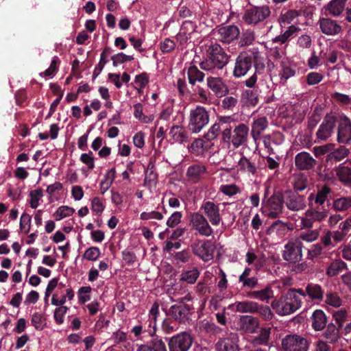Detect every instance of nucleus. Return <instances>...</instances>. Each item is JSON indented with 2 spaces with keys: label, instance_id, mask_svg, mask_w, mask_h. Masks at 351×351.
I'll return each instance as SVG.
<instances>
[{
  "label": "nucleus",
  "instance_id": "6e6552de",
  "mask_svg": "<svg viewBox=\"0 0 351 351\" xmlns=\"http://www.w3.org/2000/svg\"><path fill=\"white\" fill-rule=\"evenodd\" d=\"M282 256L285 261L292 263L302 260V243L300 239H291L285 245Z\"/></svg>",
  "mask_w": 351,
  "mask_h": 351
},
{
  "label": "nucleus",
  "instance_id": "423d86ee",
  "mask_svg": "<svg viewBox=\"0 0 351 351\" xmlns=\"http://www.w3.org/2000/svg\"><path fill=\"white\" fill-rule=\"evenodd\" d=\"M308 346V341L298 335H288L282 340L284 351H307Z\"/></svg>",
  "mask_w": 351,
  "mask_h": 351
},
{
  "label": "nucleus",
  "instance_id": "4be33fe9",
  "mask_svg": "<svg viewBox=\"0 0 351 351\" xmlns=\"http://www.w3.org/2000/svg\"><path fill=\"white\" fill-rule=\"evenodd\" d=\"M206 168L203 165L195 164L188 167L186 176L192 183L198 182L206 174Z\"/></svg>",
  "mask_w": 351,
  "mask_h": 351
},
{
  "label": "nucleus",
  "instance_id": "f257e3e1",
  "mask_svg": "<svg viewBox=\"0 0 351 351\" xmlns=\"http://www.w3.org/2000/svg\"><path fill=\"white\" fill-rule=\"evenodd\" d=\"M202 48L205 51L206 57L205 60L199 64L202 69L204 71L221 69L228 63L229 56L219 44L216 43L206 44Z\"/></svg>",
  "mask_w": 351,
  "mask_h": 351
},
{
  "label": "nucleus",
  "instance_id": "79ce46f5",
  "mask_svg": "<svg viewBox=\"0 0 351 351\" xmlns=\"http://www.w3.org/2000/svg\"><path fill=\"white\" fill-rule=\"evenodd\" d=\"M143 111V105L141 103H137L134 105V116L136 119L144 123H149L152 122L154 117L153 115L145 116Z\"/></svg>",
  "mask_w": 351,
  "mask_h": 351
},
{
  "label": "nucleus",
  "instance_id": "b1692460",
  "mask_svg": "<svg viewBox=\"0 0 351 351\" xmlns=\"http://www.w3.org/2000/svg\"><path fill=\"white\" fill-rule=\"evenodd\" d=\"M60 293H63L60 296L58 293H55L51 298V304L54 306H62L66 300H72L74 297V292L71 289H64L62 286L58 287Z\"/></svg>",
  "mask_w": 351,
  "mask_h": 351
},
{
  "label": "nucleus",
  "instance_id": "a878e982",
  "mask_svg": "<svg viewBox=\"0 0 351 351\" xmlns=\"http://www.w3.org/2000/svg\"><path fill=\"white\" fill-rule=\"evenodd\" d=\"M306 296L313 301L319 302L323 300L324 290L318 284L308 283L306 286Z\"/></svg>",
  "mask_w": 351,
  "mask_h": 351
},
{
  "label": "nucleus",
  "instance_id": "393cba45",
  "mask_svg": "<svg viewBox=\"0 0 351 351\" xmlns=\"http://www.w3.org/2000/svg\"><path fill=\"white\" fill-rule=\"evenodd\" d=\"M295 163L300 169H309L314 166L315 160L308 153L302 152L295 156Z\"/></svg>",
  "mask_w": 351,
  "mask_h": 351
},
{
  "label": "nucleus",
  "instance_id": "a19ab883",
  "mask_svg": "<svg viewBox=\"0 0 351 351\" xmlns=\"http://www.w3.org/2000/svg\"><path fill=\"white\" fill-rule=\"evenodd\" d=\"M199 276V270L193 267L184 270L180 275V280L189 284H194Z\"/></svg>",
  "mask_w": 351,
  "mask_h": 351
},
{
  "label": "nucleus",
  "instance_id": "69168bd1",
  "mask_svg": "<svg viewBox=\"0 0 351 351\" xmlns=\"http://www.w3.org/2000/svg\"><path fill=\"white\" fill-rule=\"evenodd\" d=\"M270 331V328H262L258 336L255 339L256 343L258 344H266L269 339Z\"/></svg>",
  "mask_w": 351,
  "mask_h": 351
},
{
  "label": "nucleus",
  "instance_id": "1a4fd4ad",
  "mask_svg": "<svg viewBox=\"0 0 351 351\" xmlns=\"http://www.w3.org/2000/svg\"><path fill=\"white\" fill-rule=\"evenodd\" d=\"M190 226L202 236L210 237L213 232V230L207 219L203 215L198 213L191 215Z\"/></svg>",
  "mask_w": 351,
  "mask_h": 351
},
{
  "label": "nucleus",
  "instance_id": "8fccbe9b",
  "mask_svg": "<svg viewBox=\"0 0 351 351\" xmlns=\"http://www.w3.org/2000/svg\"><path fill=\"white\" fill-rule=\"evenodd\" d=\"M169 134L173 139L177 142H182L186 138L184 129L179 125L173 126L170 130Z\"/></svg>",
  "mask_w": 351,
  "mask_h": 351
},
{
  "label": "nucleus",
  "instance_id": "c85d7f7f",
  "mask_svg": "<svg viewBox=\"0 0 351 351\" xmlns=\"http://www.w3.org/2000/svg\"><path fill=\"white\" fill-rule=\"evenodd\" d=\"M240 326L245 332H254L258 327V320L250 315H243L240 317Z\"/></svg>",
  "mask_w": 351,
  "mask_h": 351
},
{
  "label": "nucleus",
  "instance_id": "412c9836",
  "mask_svg": "<svg viewBox=\"0 0 351 351\" xmlns=\"http://www.w3.org/2000/svg\"><path fill=\"white\" fill-rule=\"evenodd\" d=\"M296 73L294 64L289 60H283L280 63V69L278 72L280 84L285 85L287 80L295 76Z\"/></svg>",
  "mask_w": 351,
  "mask_h": 351
},
{
  "label": "nucleus",
  "instance_id": "864d4df0",
  "mask_svg": "<svg viewBox=\"0 0 351 351\" xmlns=\"http://www.w3.org/2000/svg\"><path fill=\"white\" fill-rule=\"evenodd\" d=\"M220 192L228 196H233L241 192L240 188L234 184H222L219 188Z\"/></svg>",
  "mask_w": 351,
  "mask_h": 351
},
{
  "label": "nucleus",
  "instance_id": "39448f33",
  "mask_svg": "<svg viewBox=\"0 0 351 351\" xmlns=\"http://www.w3.org/2000/svg\"><path fill=\"white\" fill-rule=\"evenodd\" d=\"M271 14L270 9L267 5L254 6L247 9L243 16V21L248 25H256L263 21Z\"/></svg>",
  "mask_w": 351,
  "mask_h": 351
},
{
  "label": "nucleus",
  "instance_id": "bb28decb",
  "mask_svg": "<svg viewBox=\"0 0 351 351\" xmlns=\"http://www.w3.org/2000/svg\"><path fill=\"white\" fill-rule=\"evenodd\" d=\"M216 348L217 351H240L234 336L220 339Z\"/></svg>",
  "mask_w": 351,
  "mask_h": 351
},
{
  "label": "nucleus",
  "instance_id": "c756f323",
  "mask_svg": "<svg viewBox=\"0 0 351 351\" xmlns=\"http://www.w3.org/2000/svg\"><path fill=\"white\" fill-rule=\"evenodd\" d=\"M287 207L291 210H300L306 206L304 198L298 195H291L286 199Z\"/></svg>",
  "mask_w": 351,
  "mask_h": 351
},
{
  "label": "nucleus",
  "instance_id": "cd10ccee",
  "mask_svg": "<svg viewBox=\"0 0 351 351\" xmlns=\"http://www.w3.org/2000/svg\"><path fill=\"white\" fill-rule=\"evenodd\" d=\"M346 1L347 0H332L324 8L330 14L337 17L343 12Z\"/></svg>",
  "mask_w": 351,
  "mask_h": 351
},
{
  "label": "nucleus",
  "instance_id": "37998d69",
  "mask_svg": "<svg viewBox=\"0 0 351 351\" xmlns=\"http://www.w3.org/2000/svg\"><path fill=\"white\" fill-rule=\"evenodd\" d=\"M346 267V264L343 261L336 260L329 265L326 273L329 276H335L339 274Z\"/></svg>",
  "mask_w": 351,
  "mask_h": 351
},
{
  "label": "nucleus",
  "instance_id": "4c0bfd02",
  "mask_svg": "<svg viewBox=\"0 0 351 351\" xmlns=\"http://www.w3.org/2000/svg\"><path fill=\"white\" fill-rule=\"evenodd\" d=\"M60 60L58 57L54 56L51 62L50 66L45 71L41 72L40 75L46 80L53 78L58 71Z\"/></svg>",
  "mask_w": 351,
  "mask_h": 351
},
{
  "label": "nucleus",
  "instance_id": "473e14b6",
  "mask_svg": "<svg viewBox=\"0 0 351 351\" xmlns=\"http://www.w3.org/2000/svg\"><path fill=\"white\" fill-rule=\"evenodd\" d=\"M267 127V121L265 117H261L256 119L252 126V135L256 141L260 136L261 133Z\"/></svg>",
  "mask_w": 351,
  "mask_h": 351
},
{
  "label": "nucleus",
  "instance_id": "f3484780",
  "mask_svg": "<svg viewBox=\"0 0 351 351\" xmlns=\"http://www.w3.org/2000/svg\"><path fill=\"white\" fill-rule=\"evenodd\" d=\"M318 23L322 32L326 35L335 36L342 31V27L337 21L330 18H321Z\"/></svg>",
  "mask_w": 351,
  "mask_h": 351
},
{
  "label": "nucleus",
  "instance_id": "0eeeda50",
  "mask_svg": "<svg viewBox=\"0 0 351 351\" xmlns=\"http://www.w3.org/2000/svg\"><path fill=\"white\" fill-rule=\"evenodd\" d=\"M327 215L328 212L324 208H315L311 205L304 215L301 217L302 228H311L315 222L322 221Z\"/></svg>",
  "mask_w": 351,
  "mask_h": 351
},
{
  "label": "nucleus",
  "instance_id": "a211bd4d",
  "mask_svg": "<svg viewBox=\"0 0 351 351\" xmlns=\"http://www.w3.org/2000/svg\"><path fill=\"white\" fill-rule=\"evenodd\" d=\"M239 34V29L235 25L221 27L218 29V39L223 43H230L237 39Z\"/></svg>",
  "mask_w": 351,
  "mask_h": 351
},
{
  "label": "nucleus",
  "instance_id": "20e7f679",
  "mask_svg": "<svg viewBox=\"0 0 351 351\" xmlns=\"http://www.w3.org/2000/svg\"><path fill=\"white\" fill-rule=\"evenodd\" d=\"M208 122L209 114L204 107L197 106L190 111L189 128L192 132H199Z\"/></svg>",
  "mask_w": 351,
  "mask_h": 351
},
{
  "label": "nucleus",
  "instance_id": "680f3d73",
  "mask_svg": "<svg viewBox=\"0 0 351 351\" xmlns=\"http://www.w3.org/2000/svg\"><path fill=\"white\" fill-rule=\"evenodd\" d=\"M163 217V215L156 210H152L151 212H143L140 215V219L143 221H147L149 219L162 220Z\"/></svg>",
  "mask_w": 351,
  "mask_h": 351
},
{
  "label": "nucleus",
  "instance_id": "a18cd8bd",
  "mask_svg": "<svg viewBox=\"0 0 351 351\" xmlns=\"http://www.w3.org/2000/svg\"><path fill=\"white\" fill-rule=\"evenodd\" d=\"M332 317L339 328H341L348 319V311L345 308H340L333 313Z\"/></svg>",
  "mask_w": 351,
  "mask_h": 351
},
{
  "label": "nucleus",
  "instance_id": "aec40b11",
  "mask_svg": "<svg viewBox=\"0 0 351 351\" xmlns=\"http://www.w3.org/2000/svg\"><path fill=\"white\" fill-rule=\"evenodd\" d=\"M206 83L208 87L217 97L224 96L228 92V86L221 77H208L206 79Z\"/></svg>",
  "mask_w": 351,
  "mask_h": 351
},
{
  "label": "nucleus",
  "instance_id": "dca6fc26",
  "mask_svg": "<svg viewBox=\"0 0 351 351\" xmlns=\"http://www.w3.org/2000/svg\"><path fill=\"white\" fill-rule=\"evenodd\" d=\"M201 210L213 226H218L221 222L219 208L214 202L210 201L204 202L201 206Z\"/></svg>",
  "mask_w": 351,
  "mask_h": 351
},
{
  "label": "nucleus",
  "instance_id": "7c9ffc66",
  "mask_svg": "<svg viewBox=\"0 0 351 351\" xmlns=\"http://www.w3.org/2000/svg\"><path fill=\"white\" fill-rule=\"evenodd\" d=\"M312 326L315 330H322L326 324L327 318L322 310H316L312 315Z\"/></svg>",
  "mask_w": 351,
  "mask_h": 351
},
{
  "label": "nucleus",
  "instance_id": "09e8293b",
  "mask_svg": "<svg viewBox=\"0 0 351 351\" xmlns=\"http://www.w3.org/2000/svg\"><path fill=\"white\" fill-rule=\"evenodd\" d=\"M325 302L332 307L338 308L342 304V300L337 293L327 292Z\"/></svg>",
  "mask_w": 351,
  "mask_h": 351
},
{
  "label": "nucleus",
  "instance_id": "7ed1b4c3",
  "mask_svg": "<svg viewBox=\"0 0 351 351\" xmlns=\"http://www.w3.org/2000/svg\"><path fill=\"white\" fill-rule=\"evenodd\" d=\"M249 129L244 123L237 125L232 131L226 128L222 132V138L224 142L232 144L234 148H238L247 142Z\"/></svg>",
  "mask_w": 351,
  "mask_h": 351
},
{
  "label": "nucleus",
  "instance_id": "13d9d810",
  "mask_svg": "<svg viewBox=\"0 0 351 351\" xmlns=\"http://www.w3.org/2000/svg\"><path fill=\"white\" fill-rule=\"evenodd\" d=\"M91 290L92 288L90 286L82 287L79 289L78 299L80 303L84 304L90 300V293Z\"/></svg>",
  "mask_w": 351,
  "mask_h": 351
},
{
  "label": "nucleus",
  "instance_id": "9d476101",
  "mask_svg": "<svg viewBox=\"0 0 351 351\" xmlns=\"http://www.w3.org/2000/svg\"><path fill=\"white\" fill-rule=\"evenodd\" d=\"M193 339L190 334L183 332L172 337L169 341V351H188Z\"/></svg>",
  "mask_w": 351,
  "mask_h": 351
},
{
  "label": "nucleus",
  "instance_id": "ddd939ff",
  "mask_svg": "<svg viewBox=\"0 0 351 351\" xmlns=\"http://www.w3.org/2000/svg\"><path fill=\"white\" fill-rule=\"evenodd\" d=\"M336 122L337 118L332 113L326 114L317 131V137L322 141H326L330 138L333 133Z\"/></svg>",
  "mask_w": 351,
  "mask_h": 351
},
{
  "label": "nucleus",
  "instance_id": "774afa93",
  "mask_svg": "<svg viewBox=\"0 0 351 351\" xmlns=\"http://www.w3.org/2000/svg\"><path fill=\"white\" fill-rule=\"evenodd\" d=\"M182 215L180 212L176 211L174 212L168 218L167 221V226L169 228H174L177 225H178L182 219Z\"/></svg>",
  "mask_w": 351,
  "mask_h": 351
},
{
  "label": "nucleus",
  "instance_id": "58836bf2",
  "mask_svg": "<svg viewBox=\"0 0 351 351\" xmlns=\"http://www.w3.org/2000/svg\"><path fill=\"white\" fill-rule=\"evenodd\" d=\"M187 75L189 83L192 85L197 82H202L204 77V74L194 65L188 68Z\"/></svg>",
  "mask_w": 351,
  "mask_h": 351
},
{
  "label": "nucleus",
  "instance_id": "2f4dec72",
  "mask_svg": "<svg viewBox=\"0 0 351 351\" xmlns=\"http://www.w3.org/2000/svg\"><path fill=\"white\" fill-rule=\"evenodd\" d=\"M136 351H167V348L162 339H154L149 345L139 346Z\"/></svg>",
  "mask_w": 351,
  "mask_h": 351
},
{
  "label": "nucleus",
  "instance_id": "f704fd0d",
  "mask_svg": "<svg viewBox=\"0 0 351 351\" xmlns=\"http://www.w3.org/2000/svg\"><path fill=\"white\" fill-rule=\"evenodd\" d=\"M75 209L69 206H60L53 213V217L56 221H60L66 217H69L75 213Z\"/></svg>",
  "mask_w": 351,
  "mask_h": 351
},
{
  "label": "nucleus",
  "instance_id": "3c124183",
  "mask_svg": "<svg viewBox=\"0 0 351 351\" xmlns=\"http://www.w3.org/2000/svg\"><path fill=\"white\" fill-rule=\"evenodd\" d=\"M238 167L244 171L254 173L256 172V167L245 156H242L238 162Z\"/></svg>",
  "mask_w": 351,
  "mask_h": 351
},
{
  "label": "nucleus",
  "instance_id": "c03bdc74",
  "mask_svg": "<svg viewBox=\"0 0 351 351\" xmlns=\"http://www.w3.org/2000/svg\"><path fill=\"white\" fill-rule=\"evenodd\" d=\"M91 210L95 215L101 216L105 209V204L103 199L95 197L91 199Z\"/></svg>",
  "mask_w": 351,
  "mask_h": 351
},
{
  "label": "nucleus",
  "instance_id": "5fc2aeb1",
  "mask_svg": "<svg viewBox=\"0 0 351 351\" xmlns=\"http://www.w3.org/2000/svg\"><path fill=\"white\" fill-rule=\"evenodd\" d=\"M100 254V250L97 247H90L84 252L83 258L90 261H95L99 258Z\"/></svg>",
  "mask_w": 351,
  "mask_h": 351
},
{
  "label": "nucleus",
  "instance_id": "6ab92c4d",
  "mask_svg": "<svg viewBox=\"0 0 351 351\" xmlns=\"http://www.w3.org/2000/svg\"><path fill=\"white\" fill-rule=\"evenodd\" d=\"M195 29L196 26L193 22L190 21H184L176 36V40L180 43V45H186L191 38V36L195 32Z\"/></svg>",
  "mask_w": 351,
  "mask_h": 351
},
{
  "label": "nucleus",
  "instance_id": "f03ea898",
  "mask_svg": "<svg viewBox=\"0 0 351 351\" xmlns=\"http://www.w3.org/2000/svg\"><path fill=\"white\" fill-rule=\"evenodd\" d=\"M302 303L300 296L295 291H288L272 302L271 306L280 315H288L298 310Z\"/></svg>",
  "mask_w": 351,
  "mask_h": 351
},
{
  "label": "nucleus",
  "instance_id": "9b49d317",
  "mask_svg": "<svg viewBox=\"0 0 351 351\" xmlns=\"http://www.w3.org/2000/svg\"><path fill=\"white\" fill-rule=\"evenodd\" d=\"M283 209V203L280 197L273 195L270 197L262 206V213L271 218L279 216Z\"/></svg>",
  "mask_w": 351,
  "mask_h": 351
},
{
  "label": "nucleus",
  "instance_id": "2eb2a0df",
  "mask_svg": "<svg viewBox=\"0 0 351 351\" xmlns=\"http://www.w3.org/2000/svg\"><path fill=\"white\" fill-rule=\"evenodd\" d=\"M338 123L337 141L341 143H346L351 140V121L345 116L341 115L337 120Z\"/></svg>",
  "mask_w": 351,
  "mask_h": 351
},
{
  "label": "nucleus",
  "instance_id": "e2e57ef3",
  "mask_svg": "<svg viewBox=\"0 0 351 351\" xmlns=\"http://www.w3.org/2000/svg\"><path fill=\"white\" fill-rule=\"evenodd\" d=\"M324 336L330 342H335L338 337V330L335 325H329L324 332Z\"/></svg>",
  "mask_w": 351,
  "mask_h": 351
},
{
  "label": "nucleus",
  "instance_id": "de8ad7c7",
  "mask_svg": "<svg viewBox=\"0 0 351 351\" xmlns=\"http://www.w3.org/2000/svg\"><path fill=\"white\" fill-rule=\"evenodd\" d=\"M333 207L336 210L344 211L351 207V196L341 197L333 202Z\"/></svg>",
  "mask_w": 351,
  "mask_h": 351
},
{
  "label": "nucleus",
  "instance_id": "bf43d9fd",
  "mask_svg": "<svg viewBox=\"0 0 351 351\" xmlns=\"http://www.w3.org/2000/svg\"><path fill=\"white\" fill-rule=\"evenodd\" d=\"M133 60L134 57L132 56L126 55L123 53H119L112 57V64L114 66H117L121 63L129 62Z\"/></svg>",
  "mask_w": 351,
  "mask_h": 351
},
{
  "label": "nucleus",
  "instance_id": "4d7b16f0",
  "mask_svg": "<svg viewBox=\"0 0 351 351\" xmlns=\"http://www.w3.org/2000/svg\"><path fill=\"white\" fill-rule=\"evenodd\" d=\"M318 237L319 231L317 230H308L301 232L300 234V239L306 242H313L315 241Z\"/></svg>",
  "mask_w": 351,
  "mask_h": 351
},
{
  "label": "nucleus",
  "instance_id": "338daca9",
  "mask_svg": "<svg viewBox=\"0 0 351 351\" xmlns=\"http://www.w3.org/2000/svg\"><path fill=\"white\" fill-rule=\"evenodd\" d=\"M348 149L346 148L339 147L332 152L329 156L332 159H335L336 160H341L348 156Z\"/></svg>",
  "mask_w": 351,
  "mask_h": 351
},
{
  "label": "nucleus",
  "instance_id": "5701e85b",
  "mask_svg": "<svg viewBox=\"0 0 351 351\" xmlns=\"http://www.w3.org/2000/svg\"><path fill=\"white\" fill-rule=\"evenodd\" d=\"M228 309L232 312L256 313L258 311V304L255 302H239L230 304Z\"/></svg>",
  "mask_w": 351,
  "mask_h": 351
},
{
  "label": "nucleus",
  "instance_id": "e433bc0d",
  "mask_svg": "<svg viewBox=\"0 0 351 351\" xmlns=\"http://www.w3.org/2000/svg\"><path fill=\"white\" fill-rule=\"evenodd\" d=\"M115 169L112 168L106 171L104 179L100 182V189L101 193L106 192L111 186L115 178Z\"/></svg>",
  "mask_w": 351,
  "mask_h": 351
},
{
  "label": "nucleus",
  "instance_id": "72a5a7b5",
  "mask_svg": "<svg viewBox=\"0 0 351 351\" xmlns=\"http://www.w3.org/2000/svg\"><path fill=\"white\" fill-rule=\"evenodd\" d=\"M249 296L262 302H268L274 297V292L270 287H266L264 289L250 293Z\"/></svg>",
  "mask_w": 351,
  "mask_h": 351
},
{
  "label": "nucleus",
  "instance_id": "052dcab7",
  "mask_svg": "<svg viewBox=\"0 0 351 351\" xmlns=\"http://www.w3.org/2000/svg\"><path fill=\"white\" fill-rule=\"evenodd\" d=\"M242 97L245 100V103L248 106H254L258 103V98L252 90H245L242 94Z\"/></svg>",
  "mask_w": 351,
  "mask_h": 351
},
{
  "label": "nucleus",
  "instance_id": "49530a36",
  "mask_svg": "<svg viewBox=\"0 0 351 351\" xmlns=\"http://www.w3.org/2000/svg\"><path fill=\"white\" fill-rule=\"evenodd\" d=\"M299 13L296 10H291L287 11L285 13L282 14L278 19V22L281 27L289 24L298 16Z\"/></svg>",
  "mask_w": 351,
  "mask_h": 351
},
{
  "label": "nucleus",
  "instance_id": "f8f14e48",
  "mask_svg": "<svg viewBox=\"0 0 351 351\" xmlns=\"http://www.w3.org/2000/svg\"><path fill=\"white\" fill-rule=\"evenodd\" d=\"M252 66V58L245 52L241 53L235 60L233 75L237 78L245 76Z\"/></svg>",
  "mask_w": 351,
  "mask_h": 351
},
{
  "label": "nucleus",
  "instance_id": "4468645a",
  "mask_svg": "<svg viewBox=\"0 0 351 351\" xmlns=\"http://www.w3.org/2000/svg\"><path fill=\"white\" fill-rule=\"evenodd\" d=\"M193 252L202 259L204 261H208L213 256V246L208 241H197L192 245Z\"/></svg>",
  "mask_w": 351,
  "mask_h": 351
},
{
  "label": "nucleus",
  "instance_id": "6e6d98bb",
  "mask_svg": "<svg viewBox=\"0 0 351 351\" xmlns=\"http://www.w3.org/2000/svg\"><path fill=\"white\" fill-rule=\"evenodd\" d=\"M31 216L27 213H23L20 218V228L25 234L28 233L31 228Z\"/></svg>",
  "mask_w": 351,
  "mask_h": 351
},
{
  "label": "nucleus",
  "instance_id": "c9c22d12",
  "mask_svg": "<svg viewBox=\"0 0 351 351\" xmlns=\"http://www.w3.org/2000/svg\"><path fill=\"white\" fill-rule=\"evenodd\" d=\"M29 204L32 208H37L43 202V191L41 188H38L29 191Z\"/></svg>",
  "mask_w": 351,
  "mask_h": 351
},
{
  "label": "nucleus",
  "instance_id": "0e129e2a",
  "mask_svg": "<svg viewBox=\"0 0 351 351\" xmlns=\"http://www.w3.org/2000/svg\"><path fill=\"white\" fill-rule=\"evenodd\" d=\"M68 311V308L64 306H60L54 311L53 317L57 324H61L64 322V315Z\"/></svg>",
  "mask_w": 351,
  "mask_h": 351
},
{
  "label": "nucleus",
  "instance_id": "ea45409f",
  "mask_svg": "<svg viewBox=\"0 0 351 351\" xmlns=\"http://www.w3.org/2000/svg\"><path fill=\"white\" fill-rule=\"evenodd\" d=\"M337 176L346 186H351V169L346 166H340L337 169Z\"/></svg>",
  "mask_w": 351,
  "mask_h": 351
},
{
  "label": "nucleus",
  "instance_id": "603ef678",
  "mask_svg": "<svg viewBox=\"0 0 351 351\" xmlns=\"http://www.w3.org/2000/svg\"><path fill=\"white\" fill-rule=\"evenodd\" d=\"M80 160L84 164L89 170H93L95 165V158L92 152L89 151L88 153L81 154Z\"/></svg>",
  "mask_w": 351,
  "mask_h": 351
}]
</instances>
